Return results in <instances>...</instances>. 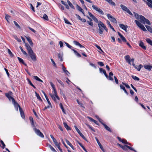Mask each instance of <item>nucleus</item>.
<instances>
[{
	"label": "nucleus",
	"instance_id": "f257e3e1",
	"mask_svg": "<svg viewBox=\"0 0 152 152\" xmlns=\"http://www.w3.org/2000/svg\"><path fill=\"white\" fill-rule=\"evenodd\" d=\"M133 13L134 15L135 18L137 19H139L141 23L144 24L146 23L149 25H151V23L150 21L148 19L144 17L142 15L140 16L135 12H133Z\"/></svg>",
	"mask_w": 152,
	"mask_h": 152
},
{
	"label": "nucleus",
	"instance_id": "f03ea898",
	"mask_svg": "<svg viewBox=\"0 0 152 152\" xmlns=\"http://www.w3.org/2000/svg\"><path fill=\"white\" fill-rule=\"evenodd\" d=\"M100 25L101 26L103 27L104 30V29L107 32L108 31V30L104 24L101 21H99V23H98V26L99 27V34H103L102 31L101 30V29L100 28H100Z\"/></svg>",
	"mask_w": 152,
	"mask_h": 152
},
{
	"label": "nucleus",
	"instance_id": "7ed1b4c3",
	"mask_svg": "<svg viewBox=\"0 0 152 152\" xmlns=\"http://www.w3.org/2000/svg\"><path fill=\"white\" fill-rule=\"evenodd\" d=\"M135 22L137 25L142 30L144 31H147L146 29L144 27V26L139 21L137 20H135Z\"/></svg>",
	"mask_w": 152,
	"mask_h": 152
},
{
	"label": "nucleus",
	"instance_id": "20e7f679",
	"mask_svg": "<svg viewBox=\"0 0 152 152\" xmlns=\"http://www.w3.org/2000/svg\"><path fill=\"white\" fill-rule=\"evenodd\" d=\"M49 94L51 97L52 99H53L55 102H56V101L55 97H56L58 100L60 99L59 97L57 95V93L56 91V92H53V95L50 93Z\"/></svg>",
	"mask_w": 152,
	"mask_h": 152
},
{
	"label": "nucleus",
	"instance_id": "39448f33",
	"mask_svg": "<svg viewBox=\"0 0 152 152\" xmlns=\"http://www.w3.org/2000/svg\"><path fill=\"white\" fill-rule=\"evenodd\" d=\"M34 130L37 135L42 138L44 137V136L43 134L39 129H37L36 128H34Z\"/></svg>",
	"mask_w": 152,
	"mask_h": 152
},
{
	"label": "nucleus",
	"instance_id": "423d86ee",
	"mask_svg": "<svg viewBox=\"0 0 152 152\" xmlns=\"http://www.w3.org/2000/svg\"><path fill=\"white\" fill-rule=\"evenodd\" d=\"M28 54L29 56H30V57L31 58V59L34 61H36L37 60V58L36 56V55L33 52V51H32L30 53H28Z\"/></svg>",
	"mask_w": 152,
	"mask_h": 152
},
{
	"label": "nucleus",
	"instance_id": "0eeeda50",
	"mask_svg": "<svg viewBox=\"0 0 152 152\" xmlns=\"http://www.w3.org/2000/svg\"><path fill=\"white\" fill-rule=\"evenodd\" d=\"M107 16L108 19L110 20L111 22L114 23H117V20L115 18L113 17L110 14H108L107 15Z\"/></svg>",
	"mask_w": 152,
	"mask_h": 152
},
{
	"label": "nucleus",
	"instance_id": "6e6552de",
	"mask_svg": "<svg viewBox=\"0 0 152 152\" xmlns=\"http://www.w3.org/2000/svg\"><path fill=\"white\" fill-rule=\"evenodd\" d=\"M74 127L77 132L79 134L80 136L82 137L85 140L87 141L86 138L81 133L80 131L79 130L77 127L76 126H74Z\"/></svg>",
	"mask_w": 152,
	"mask_h": 152
},
{
	"label": "nucleus",
	"instance_id": "1a4fd4ad",
	"mask_svg": "<svg viewBox=\"0 0 152 152\" xmlns=\"http://www.w3.org/2000/svg\"><path fill=\"white\" fill-rule=\"evenodd\" d=\"M74 44L76 45L79 46L80 48H83V50L85 51L87 50V49L81 44H80L79 42H77L76 41H73Z\"/></svg>",
	"mask_w": 152,
	"mask_h": 152
},
{
	"label": "nucleus",
	"instance_id": "9d476101",
	"mask_svg": "<svg viewBox=\"0 0 152 152\" xmlns=\"http://www.w3.org/2000/svg\"><path fill=\"white\" fill-rule=\"evenodd\" d=\"M25 45L28 51V53L33 51L31 49V47L27 43H25Z\"/></svg>",
	"mask_w": 152,
	"mask_h": 152
},
{
	"label": "nucleus",
	"instance_id": "9b49d317",
	"mask_svg": "<svg viewBox=\"0 0 152 152\" xmlns=\"http://www.w3.org/2000/svg\"><path fill=\"white\" fill-rule=\"evenodd\" d=\"M88 14L89 16L91 17L94 20L96 23H99V21H98L97 18H96L93 15L91 12H88Z\"/></svg>",
	"mask_w": 152,
	"mask_h": 152
},
{
	"label": "nucleus",
	"instance_id": "f8f14e48",
	"mask_svg": "<svg viewBox=\"0 0 152 152\" xmlns=\"http://www.w3.org/2000/svg\"><path fill=\"white\" fill-rule=\"evenodd\" d=\"M95 139L96 140L100 148L101 149V150L103 151V152H105L104 149L103 148L102 146V145L100 142L99 141L98 139L96 137H95Z\"/></svg>",
	"mask_w": 152,
	"mask_h": 152
},
{
	"label": "nucleus",
	"instance_id": "ddd939ff",
	"mask_svg": "<svg viewBox=\"0 0 152 152\" xmlns=\"http://www.w3.org/2000/svg\"><path fill=\"white\" fill-rule=\"evenodd\" d=\"M132 65L135 69H137L138 71H140L141 69L143 67V66L142 64H140L139 65V66L138 67L134 63H132Z\"/></svg>",
	"mask_w": 152,
	"mask_h": 152
},
{
	"label": "nucleus",
	"instance_id": "4468645a",
	"mask_svg": "<svg viewBox=\"0 0 152 152\" xmlns=\"http://www.w3.org/2000/svg\"><path fill=\"white\" fill-rule=\"evenodd\" d=\"M119 26L122 29L126 31L127 28L128 27L127 26H125L122 24H120Z\"/></svg>",
	"mask_w": 152,
	"mask_h": 152
},
{
	"label": "nucleus",
	"instance_id": "2eb2a0df",
	"mask_svg": "<svg viewBox=\"0 0 152 152\" xmlns=\"http://www.w3.org/2000/svg\"><path fill=\"white\" fill-rule=\"evenodd\" d=\"M19 110L21 117L22 118H23L25 119V116L23 111L20 107H19Z\"/></svg>",
	"mask_w": 152,
	"mask_h": 152
},
{
	"label": "nucleus",
	"instance_id": "dca6fc26",
	"mask_svg": "<svg viewBox=\"0 0 152 152\" xmlns=\"http://www.w3.org/2000/svg\"><path fill=\"white\" fill-rule=\"evenodd\" d=\"M99 69V71H100V72H103V74H104V75L105 76V77L107 78L108 76L107 75L105 70L104 69H102V68H100Z\"/></svg>",
	"mask_w": 152,
	"mask_h": 152
},
{
	"label": "nucleus",
	"instance_id": "f3484780",
	"mask_svg": "<svg viewBox=\"0 0 152 152\" xmlns=\"http://www.w3.org/2000/svg\"><path fill=\"white\" fill-rule=\"evenodd\" d=\"M76 8L80 12L84 15V12L83 10L77 4L76 5Z\"/></svg>",
	"mask_w": 152,
	"mask_h": 152
},
{
	"label": "nucleus",
	"instance_id": "a211bd4d",
	"mask_svg": "<svg viewBox=\"0 0 152 152\" xmlns=\"http://www.w3.org/2000/svg\"><path fill=\"white\" fill-rule=\"evenodd\" d=\"M144 68L149 71H150L152 68V65H144Z\"/></svg>",
	"mask_w": 152,
	"mask_h": 152
},
{
	"label": "nucleus",
	"instance_id": "6ab92c4d",
	"mask_svg": "<svg viewBox=\"0 0 152 152\" xmlns=\"http://www.w3.org/2000/svg\"><path fill=\"white\" fill-rule=\"evenodd\" d=\"M101 124H102L104 126L105 128L108 131L110 132H112V131L109 127L106 124H104V123H103L102 122H101Z\"/></svg>",
	"mask_w": 152,
	"mask_h": 152
},
{
	"label": "nucleus",
	"instance_id": "aec40b11",
	"mask_svg": "<svg viewBox=\"0 0 152 152\" xmlns=\"http://www.w3.org/2000/svg\"><path fill=\"white\" fill-rule=\"evenodd\" d=\"M148 2H146L148 6L152 8V0H146Z\"/></svg>",
	"mask_w": 152,
	"mask_h": 152
},
{
	"label": "nucleus",
	"instance_id": "412c9836",
	"mask_svg": "<svg viewBox=\"0 0 152 152\" xmlns=\"http://www.w3.org/2000/svg\"><path fill=\"white\" fill-rule=\"evenodd\" d=\"M139 46L144 50H146V47L144 45V44L143 42L141 41L139 44Z\"/></svg>",
	"mask_w": 152,
	"mask_h": 152
},
{
	"label": "nucleus",
	"instance_id": "4be33fe9",
	"mask_svg": "<svg viewBox=\"0 0 152 152\" xmlns=\"http://www.w3.org/2000/svg\"><path fill=\"white\" fill-rule=\"evenodd\" d=\"M26 37L27 40L29 43L30 45H31V46H33V44L31 38L29 37Z\"/></svg>",
	"mask_w": 152,
	"mask_h": 152
},
{
	"label": "nucleus",
	"instance_id": "5701e85b",
	"mask_svg": "<svg viewBox=\"0 0 152 152\" xmlns=\"http://www.w3.org/2000/svg\"><path fill=\"white\" fill-rule=\"evenodd\" d=\"M65 140L66 141V142L67 144L69 145L72 148V149L73 150H75V148L73 147V146L69 142V141L68 140L66 139H65Z\"/></svg>",
	"mask_w": 152,
	"mask_h": 152
},
{
	"label": "nucleus",
	"instance_id": "b1692460",
	"mask_svg": "<svg viewBox=\"0 0 152 152\" xmlns=\"http://www.w3.org/2000/svg\"><path fill=\"white\" fill-rule=\"evenodd\" d=\"M107 2H108L110 5L112 6L115 5V2H113L112 0H105Z\"/></svg>",
	"mask_w": 152,
	"mask_h": 152
},
{
	"label": "nucleus",
	"instance_id": "393cba45",
	"mask_svg": "<svg viewBox=\"0 0 152 152\" xmlns=\"http://www.w3.org/2000/svg\"><path fill=\"white\" fill-rule=\"evenodd\" d=\"M62 70L63 72L65 73L68 76H69V75L70 74V73H69L68 71L66 69V68L64 67V66H62Z\"/></svg>",
	"mask_w": 152,
	"mask_h": 152
},
{
	"label": "nucleus",
	"instance_id": "a878e982",
	"mask_svg": "<svg viewBox=\"0 0 152 152\" xmlns=\"http://www.w3.org/2000/svg\"><path fill=\"white\" fill-rule=\"evenodd\" d=\"M18 58L19 62L20 63H22V64H24L25 66H27L26 64L24 63V62L23 60L21 58H20L19 57H18Z\"/></svg>",
	"mask_w": 152,
	"mask_h": 152
},
{
	"label": "nucleus",
	"instance_id": "bb28decb",
	"mask_svg": "<svg viewBox=\"0 0 152 152\" xmlns=\"http://www.w3.org/2000/svg\"><path fill=\"white\" fill-rule=\"evenodd\" d=\"M120 7L123 10L125 11H126L128 9L125 6L122 4L120 5Z\"/></svg>",
	"mask_w": 152,
	"mask_h": 152
},
{
	"label": "nucleus",
	"instance_id": "cd10ccee",
	"mask_svg": "<svg viewBox=\"0 0 152 152\" xmlns=\"http://www.w3.org/2000/svg\"><path fill=\"white\" fill-rule=\"evenodd\" d=\"M120 87L121 88V89H123L124 90V92L127 95H128V93L127 92V91L126 90L125 87L123 86L121 84L120 85Z\"/></svg>",
	"mask_w": 152,
	"mask_h": 152
},
{
	"label": "nucleus",
	"instance_id": "c85d7f7f",
	"mask_svg": "<svg viewBox=\"0 0 152 152\" xmlns=\"http://www.w3.org/2000/svg\"><path fill=\"white\" fill-rule=\"evenodd\" d=\"M63 124L64 127L67 130H71L70 127L67 125L66 123L64 122Z\"/></svg>",
	"mask_w": 152,
	"mask_h": 152
},
{
	"label": "nucleus",
	"instance_id": "c756f323",
	"mask_svg": "<svg viewBox=\"0 0 152 152\" xmlns=\"http://www.w3.org/2000/svg\"><path fill=\"white\" fill-rule=\"evenodd\" d=\"M72 50L73 51L75 54L78 57H80L81 55L76 50L74 49H72Z\"/></svg>",
	"mask_w": 152,
	"mask_h": 152
},
{
	"label": "nucleus",
	"instance_id": "7c9ffc66",
	"mask_svg": "<svg viewBox=\"0 0 152 152\" xmlns=\"http://www.w3.org/2000/svg\"><path fill=\"white\" fill-rule=\"evenodd\" d=\"M13 104L14 105V106L16 108L17 110H18V107H19H19H20L19 104L17 103L15 101L14 102H12Z\"/></svg>",
	"mask_w": 152,
	"mask_h": 152
},
{
	"label": "nucleus",
	"instance_id": "2f4dec72",
	"mask_svg": "<svg viewBox=\"0 0 152 152\" xmlns=\"http://www.w3.org/2000/svg\"><path fill=\"white\" fill-rule=\"evenodd\" d=\"M145 40L148 44L152 46V41L151 39L149 38H147Z\"/></svg>",
	"mask_w": 152,
	"mask_h": 152
},
{
	"label": "nucleus",
	"instance_id": "473e14b6",
	"mask_svg": "<svg viewBox=\"0 0 152 152\" xmlns=\"http://www.w3.org/2000/svg\"><path fill=\"white\" fill-rule=\"evenodd\" d=\"M107 25L110 26V28L111 29L114 31L115 32V31L114 30L113 27L111 26L110 22L109 21H107Z\"/></svg>",
	"mask_w": 152,
	"mask_h": 152
},
{
	"label": "nucleus",
	"instance_id": "72a5a7b5",
	"mask_svg": "<svg viewBox=\"0 0 152 152\" xmlns=\"http://www.w3.org/2000/svg\"><path fill=\"white\" fill-rule=\"evenodd\" d=\"M59 106L61 107V108L62 110V112H63V113L65 114H66V113L65 111L64 110V108L61 103H60V104H59Z\"/></svg>",
	"mask_w": 152,
	"mask_h": 152
},
{
	"label": "nucleus",
	"instance_id": "f704fd0d",
	"mask_svg": "<svg viewBox=\"0 0 152 152\" xmlns=\"http://www.w3.org/2000/svg\"><path fill=\"white\" fill-rule=\"evenodd\" d=\"M50 84L51 86H52V88H53V92H56V89L55 88L54 85L53 83H52V82H50Z\"/></svg>",
	"mask_w": 152,
	"mask_h": 152
},
{
	"label": "nucleus",
	"instance_id": "c9c22d12",
	"mask_svg": "<svg viewBox=\"0 0 152 152\" xmlns=\"http://www.w3.org/2000/svg\"><path fill=\"white\" fill-rule=\"evenodd\" d=\"M67 2L70 7H71L73 9H75V7L74 6H73L72 4L68 0L67 1Z\"/></svg>",
	"mask_w": 152,
	"mask_h": 152
},
{
	"label": "nucleus",
	"instance_id": "e433bc0d",
	"mask_svg": "<svg viewBox=\"0 0 152 152\" xmlns=\"http://www.w3.org/2000/svg\"><path fill=\"white\" fill-rule=\"evenodd\" d=\"M145 26L148 31H149L151 33H152V28L149 26L145 25Z\"/></svg>",
	"mask_w": 152,
	"mask_h": 152
},
{
	"label": "nucleus",
	"instance_id": "4c0bfd02",
	"mask_svg": "<svg viewBox=\"0 0 152 152\" xmlns=\"http://www.w3.org/2000/svg\"><path fill=\"white\" fill-rule=\"evenodd\" d=\"M35 94H36V96L37 99L39 100H40L41 101H42V99L41 98L39 94H37L36 92H35Z\"/></svg>",
	"mask_w": 152,
	"mask_h": 152
},
{
	"label": "nucleus",
	"instance_id": "58836bf2",
	"mask_svg": "<svg viewBox=\"0 0 152 152\" xmlns=\"http://www.w3.org/2000/svg\"><path fill=\"white\" fill-rule=\"evenodd\" d=\"M36 80L38 81H39L43 82V81L42 80L39 79L37 76H34L33 77Z\"/></svg>",
	"mask_w": 152,
	"mask_h": 152
},
{
	"label": "nucleus",
	"instance_id": "ea45409f",
	"mask_svg": "<svg viewBox=\"0 0 152 152\" xmlns=\"http://www.w3.org/2000/svg\"><path fill=\"white\" fill-rule=\"evenodd\" d=\"M132 77L134 80H135L139 81L140 80V79L136 76H134L133 75H132Z\"/></svg>",
	"mask_w": 152,
	"mask_h": 152
},
{
	"label": "nucleus",
	"instance_id": "a19ab883",
	"mask_svg": "<svg viewBox=\"0 0 152 152\" xmlns=\"http://www.w3.org/2000/svg\"><path fill=\"white\" fill-rule=\"evenodd\" d=\"M43 18L44 20H48V16H47V15H46L45 14H44V15H43Z\"/></svg>",
	"mask_w": 152,
	"mask_h": 152
},
{
	"label": "nucleus",
	"instance_id": "79ce46f5",
	"mask_svg": "<svg viewBox=\"0 0 152 152\" xmlns=\"http://www.w3.org/2000/svg\"><path fill=\"white\" fill-rule=\"evenodd\" d=\"M55 145L57 147V146H58L59 145V143L57 142V140L56 139H54V140H53Z\"/></svg>",
	"mask_w": 152,
	"mask_h": 152
},
{
	"label": "nucleus",
	"instance_id": "37998d69",
	"mask_svg": "<svg viewBox=\"0 0 152 152\" xmlns=\"http://www.w3.org/2000/svg\"><path fill=\"white\" fill-rule=\"evenodd\" d=\"M64 20L65 23L69 25H71V23L66 18H64Z\"/></svg>",
	"mask_w": 152,
	"mask_h": 152
},
{
	"label": "nucleus",
	"instance_id": "c03bdc74",
	"mask_svg": "<svg viewBox=\"0 0 152 152\" xmlns=\"http://www.w3.org/2000/svg\"><path fill=\"white\" fill-rule=\"evenodd\" d=\"M126 146L127 148H128L129 149L132 151H133L135 152H137V151L135 150H134L133 148L131 147L128 145H126Z\"/></svg>",
	"mask_w": 152,
	"mask_h": 152
},
{
	"label": "nucleus",
	"instance_id": "a18cd8bd",
	"mask_svg": "<svg viewBox=\"0 0 152 152\" xmlns=\"http://www.w3.org/2000/svg\"><path fill=\"white\" fill-rule=\"evenodd\" d=\"M29 119L31 122V124L33 126L34 125V120L33 118L31 117H30Z\"/></svg>",
	"mask_w": 152,
	"mask_h": 152
},
{
	"label": "nucleus",
	"instance_id": "49530a36",
	"mask_svg": "<svg viewBox=\"0 0 152 152\" xmlns=\"http://www.w3.org/2000/svg\"><path fill=\"white\" fill-rule=\"evenodd\" d=\"M97 11L100 14H102V15H103L104 14V12L103 11L99 8V9Z\"/></svg>",
	"mask_w": 152,
	"mask_h": 152
},
{
	"label": "nucleus",
	"instance_id": "de8ad7c7",
	"mask_svg": "<svg viewBox=\"0 0 152 152\" xmlns=\"http://www.w3.org/2000/svg\"><path fill=\"white\" fill-rule=\"evenodd\" d=\"M13 36L14 37V38L17 40L18 42H21V39H20L18 38L16 35H14Z\"/></svg>",
	"mask_w": 152,
	"mask_h": 152
},
{
	"label": "nucleus",
	"instance_id": "09e8293b",
	"mask_svg": "<svg viewBox=\"0 0 152 152\" xmlns=\"http://www.w3.org/2000/svg\"><path fill=\"white\" fill-rule=\"evenodd\" d=\"M87 22L92 27L94 26V24L93 23L92 21H87Z\"/></svg>",
	"mask_w": 152,
	"mask_h": 152
},
{
	"label": "nucleus",
	"instance_id": "8fccbe9b",
	"mask_svg": "<svg viewBox=\"0 0 152 152\" xmlns=\"http://www.w3.org/2000/svg\"><path fill=\"white\" fill-rule=\"evenodd\" d=\"M92 7L93 9L96 10V11H97L99 9V8H98L94 4L92 5Z\"/></svg>",
	"mask_w": 152,
	"mask_h": 152
},
{
	"label": "nucleus",
	"instance_id": "3c124183",
	"mask_svg": "<svg viewBox=\"0 0 152 152\" xmlns=\"http://www.w3.org/2000/svg\"><path fill=\"white\" fill-rule=\"evenodd\" d=\"M13 22L15 25L19 29L20 28V27L16 21H14Z\"/></svg>",
	"mask_w": 152,
	"mask_h": 152
},
{
	"label": "nucleus",
	"instance_id": "603ef678",
	"mask_svg": "<svg viewBox=\"0 0 152 152\" xmlns=\"http://www.w3.org/2000/svg\"><path fill=\"white\" fill-rule=\"evenodd\" d=\"M122 83L125 86L128 88L130 89V87L129 86L127 83H124L123 82Z\"/></svg>",
	"mask_w": 152,
	"mask_h": 152
},
{
	"label": "nucleus",
	"instance_id": "864d4df0",
	"mask_svg": "<svg viewBox=\"0 0 152 152\" xmlns=\"http://www.w3.org/2000/svg\"><path fill=\"white\" fill-rule=\"evenodd\" d=\"M8 99H9V100L10 101H11V100H12V102H15V100L14 99L13 97H12V96H10V97H9V98H8Z\"/></svg>",
	"mask_w": 152,
	"mask_h": 152
},
{
	"label": "nucleus",
	"instance_id": "5fc2aeb1",
	"mask_svg": "<svg viewBox=\"0 0 152 152\" xmlns=\"http://www.w3.org/2000/svg\"><path fill=\"white\" fill-rule=\"evenodd\" d=\"M8 99H9V100L10 101H11V100H12V102H15V100L14 99L13 97H12V96H10V97H9V98H8Z\"/></svg>",
	"mask_w": 152,
	"mask_h": 152
},
{
	"label": "nucleus",
	"instance_id": "6e6d98bb",
	"mask_svg": "<svg viewBox=\"0 0 152 152\" xmlns=\"http://www.w3.org/2000/svg\"><path fill=\"white\" fill-rule=\"evenodd\" d=\"M122 143H124V144H128L129 145H131L130 143L128 142H127V141L126 140H124V141L122 142Z\"/></svg>",
	"mask_w": 152,
	"mask_h": 152
},
{
	"label": "nucleus",
	"instance_id": "4d7b16f0",
	"mask_svg": "<svg viewBox=\"0 0 152 152\" xmlns=\"http://www.w3.org/2000/svg\"><path fill=\"white\" fill-rule=\"evenodd\" d=\"M130 56L129 55L126 56L125 57V59L127 62L128 61V60H130Z\"/></svg>",
	"mask_w": 152,
	"mask_h": 152
},
{
	"label": "nucleus",
	"instance_id": "13d9d810",
	"mask_svg": "<svg viewBox=\"0 0 152 152\" xmlns=\"http://www.w3.org/2000/svg\"><path fill=\"white\" fill-rule=\"evenodd\" d=\"M46 99L48 104H49V105H50V106L51 107H52V105H51V103L50 102L48 97H46Z\"/></svg>",
	"mask_w": 152,
	"mask_h": 152
},
{
	"label": "nucleus",
	"instance_id": "bf43d9fd",
	"mask_svg": "<svg viewBox=\"0 0 152 152\" xmlns=\"http://www.w3.org/2000/svg\"><path fill=\"white\" fill-rule=\"evenodd\" d=\"M5 15H6L5 19H6V20H7V22H9V21H8L9 18L10 17V16H9V15H8L6 14H5Z\"/></svg>",
	"mask_w": 152,
	"mask_h": 152
},
{
	"label": "nucleus",
	"instance_id": "052dcab7",
	"mask_svg": "<svg viewBox=\"0 0 152 152\" xmlns=\"http://www.w3.org/2000/svg\"><path fill=\"white\" fill-rule=\"evenodd\" d=\"M21 51H22V52L23 53L24 55H26V56H28V54L25 51H24L23 50V49H22V50H21Z\"/></svg>",
	"mask_w": 152,
	"mask_h": 152
},
{
	"label": "nucleus",
	"instance_id": "680f3d73",
	"mask_svg": "<svg viewBox=\"0 0 152 152\" xmlns=\"http://www.w3.org/2000/svg\"><path fill=\"white\" fill-rule=\"evenodd\" d=\"M121 39H122V41L124 42H127V41L126 40V39L125 38V37H124L123 36H122L121 37Z\"/></svg>",
	"mask_w": 152,
	"mask_h": 152
},
{
	"label": "nucleus",
	"instance_id": "e2e57ef3",
	"mask_svg": "<svg viewBox=\"0 0 152 152\" xmlns=\"http://www.w3.org/2000/svg\"><path fill=\"white\" fill-rule=\"evenodd\" d=\"M65 44L66 45V46L69 48L72 49V47L69 44H68L67 43L65 42H64Z\"/></svg>",
	"mask_w": 152,
	"mask_h": 152
},
{
	"label": "nucleus",
	"instance_id": "0e129e2a",
	"mask_svg": "<svg viewBox=\"0 0 152 152\" xmlns=\"http://www.w3.org/2000/svg\"><path fill=\"white\" fill-rule=\"evenodd\" d=\"M58 58L60 59L61 61H63V59L62 58V56H61V54L60 53H59L58 54Z\"/></svg>",
	"mask_w": 152,
	"mask_h": 152
},
{
	"label": "nucleus",
	"instance_id": "69168bd1",
	"mask_svg": "<svg viewBox=\"0 0 152 152\" xmlns=\"http://www.w3.org/2000/svg\"><path fill=\"white\" fill-rule=\"evenodd\" d=\"M0 142L2 145V148H4L5 146V144H4V142L3 141H2V140H0Z\"/></svg>",
	"mask_w": 152,
	"mask_h": 152
},
{
	"label": "nucleus",
	"instance_id": "338daca9",
	"mask_svg": "<svg viewBox=\"0 0 152 152\" xmlns=\"http://www.w3.org/2000/svg\"><path fill=\"white\" fill-rule=\"evenodd\" d=\"M58 82L62 86H64V85L62 81L59 80H57Z\"/></svg>",
	"mask_w": 152,
	"mask_h": 152
},
{
	"label": "nucleus",
	"instance_id": "774afa93",
	"mask_svg": "<svg viewBox=\"0 0 152 152\" xmlns=\"http://www.w3.org/2000/svg\"><path fill=\"white\" fill-rule=\"evenodd\" d=\"M80 146L86 152H88V151H86V149L85 148V147L82 145V144H80Z\"/></svg>",
	"mask_w": 152,
	"mask_h": 152
}]
</instances>
